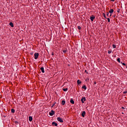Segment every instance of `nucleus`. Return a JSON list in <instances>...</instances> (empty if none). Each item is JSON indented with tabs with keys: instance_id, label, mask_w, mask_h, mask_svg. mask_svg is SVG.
I'll list each match as a JSON object with an SVG mask.
<instances>
[{
	"instance_id": "28",
	"label": "nucleus",
	"mask_w": 127,
	"mask_h": 127,
	"mask_svg": "<svg viewBox=\"0 0 127 127\" xmlns=\"http://www.w3.org/2000/svg\"><path fill=\"white\" fill-rule=\"evenodd\" d=\"M85 73H86L87 74H88V71H87V70H85Z\"/></svg>"
},
{
	"instance_id": "21",
	"label": "nucleus",
	"mask_w": 127,
	"mask_h": 127,
	"mask_svg": "<svg viewBox=\"0 0 127 127\" xmlns=\"http://www.w3.org/2000/svg\"><path fill=\"white\" fill-rule=\"evenodd\" d=\"M103 14L104 17L105 18H107V17H106V14H105V13H103Z\"/></svg>"
},
{
	"instance_id": "5",
	"label": "nucleus",
	"mask_w": 127,
	"mask_h": 127,
	"mask_svg": "<svg viewBox=\"0 0 127 127\" xmlns=\"http://www.w3.org/2000/svg\"><path fill=\"white\" fill-rule=\"evenodd\" d=\"M95 18V16H94V15H92V16H90V20H91V21H94V19Z\"/></svg>"
},
{
	"instance_id": "14",
	"label": "nucleus",
	"mask_w": 127,
	"mask_h": 127,
	"mask_svg": "<svg viewBox=\"0 0 127 127\" xmlns=\"http://www.w3.org/2000/svg\"><path fill=\"white\" fill-rule=\"evenodd\" d=\"M9 25L11 26V27H13V23L12 22H10Z\"/></svg>"
},
{
	"instance_id": "10",
	"label": "nucleus",
	"mask_w": 127,
	"mask_h": 127,
	"mask_svg": "<svg viewBox=\"0 0 127 127\" xmlns=\"http://www.w3.org/2000/svg\"><path fill=\"white\" fill-rule=\"evenodd\" d=\"M70 103H71V104H72V105H74V104H75V102L72 99L70 100Z\"/></svg>"
},
{
	"instance_id": "1",
	"label": "nucleus",
	"mask_w": 127,
	"mask_h": 127,
	"mask_svg": "<svg viewBox=\"0 0 127 127\" xmlns=\"http://www.w3.org/2000/svg\"><path fill=\"white\" fill-rule=\"evenodd\" d=\"M57 121H58V122H60V123H64V121H63V119H62L60 117H58L57 118Z\"/></svg>"
},
{
	"instance_id": "13",
	"label": "nucleus",
	"mask_w": 127,
	"mask_h": 127,
	"mask_svg": "<svg viewBox=\"0 0 127 127\" xmlns=\"http://www.w3.org/2000/svg\"><path fill=\"white\" fill-rule=\"evenodd\" d=\"M77 83L78 85H80V84H81L82 82H81V81H80V80H78L77 81Z\"/></svg>"
},
{
	"instance_id": "3",
	"label": "nucleus",
	"mask_w": 127,
	"mask_h": 127,
	"mask_svg": "<svg viewBox=\"0 0 127 127\" xmlns=\"http://www.w3.org/2000/svg\"><path fill=\"white\" fill-rule=\"evenodd\" d=\"M55 114V112L53 110H52L51 112L49 113V115L50 116H54V115Z\"/></svg>"
},
{
	"instance_id": "29",
	"label": "nucleus",
	"mask_w": 127,
	"mask_h": 127,
	"mask_svg": "<svg viewBox=\"0 0 127 127\" xmlns=\"http://www.w3.org/2000/svg\"><path fill=\"white\" fill-rule=\"evenodd\" d=\"M54 106H55V103L53 105V106H52V107L53 108V107H54Z\"/></svg>"
},
{
	"instance_id": "7",
	"label": "nucleus",
	"mask_w": 127,
	"mask_h": 127,
	"mask_svg": "<svg viewBox=\"0 0 127 127\" xmlns=\"http://www.w3.org/2000/svg\"><path fill=\"white\" fill-rule=\"evenodd\" d=\"M85 115H86V112L83 111L82 113H81V116L84 118L85 117Z\"/></svg>"
},
{
	"instance_id": "8",
	"label": "nucleus",
	"mask_w": 127,
	"mask_h": 127,
	"mask_svg": "<svg viewBox=\"0 0 127 127\" xmlns=\"http://www.w3.org/2000/svg\"><path fill=\"white\" fill-rule=\"evenodd\" d=\"M113 12H114V9H110V10H109V13H110V14H113Z\"/></svg>"
},
{
	"instance_id": "33",
	"label": "nucleus",
	"mask_w": 127,
	"mask_h": 127,
	"mask_svg": "<svg viewBox=\"0 0 127 127\" xmlns=\"http://www.w3.org/2000/svg\"><path fill=\"white\" fill-rule=\"evenodd\" d=\"M122 109H125V108L122 107Z\"/></svg>"
},
{
	"instance_id": "12",
	"label": "nucleus",
	"mask_w": 127,
	"mask_h": 127,
	"mask_svg": "<svg viewBox=\"0 0 127 127\" xmlns=\"http://www.w3.org/2000/svg\"><path fill=\"white\" fill-rule=\"evenodd\" d=\"M65 103H66V102H65V101L62 100V104L63 106H64V105H65Z\"/></svg>"
},
{
	"instance_id": "32",
	"label": "nucleus",
	"mask_w": 127,
	"mask_h": 127,
	"mask_svg": "<svg viewBox=\"0 0 127 127\" xmlns=\"http://www.w3.org/2000/svg\"><path fill=\"white\" fill-rule=\"evenodd\" d=\"M111 1H115V0H111Z\"/></svg>"
},
{
	"instance_id": "23",
	"label": "nucleus",
	"mask_w": 127,
	"mask_h": 127,
	"mask_svg": "<svg viewBox=\"0 0 127 127\" xmlns=\"http://www.w3.org/2000/svg\"><path fill=\"white\" fill-rule=\"evenodd\" d=\"M112 53V50L108 51V54H111Z\"/></svg>"
},
{
	"instance_id": "18",
	"label": "nucleus",
	"mask_w": 127,
	"mask_h": 127,
	"mask_svg": "<svg viewBox=\"0 0 127 127\" xmlns=\"http://www.w3.org/2000/svg\"><path fill=\"white\" fill-rule=\"evenodd\" d=\"M11 113H12L13 114H14V112H15V111L14 110V109H12L11 110Z\"/></svg>"
},
{
	"instance_id": "27",
	"label": "nucleus",
	"mask_w": 127,
	"mask_h": 127,
	"mask_svg": "<svg viewBox=\"0 0 127 127\" xmlns=\"http://www.w3.org/2000/svg\"><path fill=\"white\" fill-rule=\"evenodd\" d=\"M107 16H109V12H107Z\"/></svg>"
},
{
	"instance_id": "22",
	"label": "nucleus",
	"mask_w": 127,
	"mask_h": 127,
	"mask_svg": "<svg viewBox=\"0 0 127 127\" xmlns=\"http://www.w3.org/2000/svg\"><path fill=\"white\" fill-rule=\"evenodd\" d=\"M107 20L109 22H111V20L110 19V18H108Z\"/></svg>"
},
{
	"instance_id": "4",
	"label": "nucleus",
	"mask_w": 127,
	"mask_h": 127,
	"mask_svg": "<svg viewBox=\"0 0 127 127\" xmlns=\"http://www.w3.org/2000/svg\"><path fill=\"white\" fill-rule=\"evenodd\" d=\"M81 102H82V104H84V103H85V102H86V98L82 97L81 99Z\"/></svg>"
},
{
	"instance_id": "31",
	"label": "nucleus",
	"mask_w": 127,
	"mask_h": 127,
	"mask_svg": "<svg viewBox=\"0 0 127 127\" xmlns=\"http://www.w3.org/2000/svg\"><path fill=\"white\" fill-rule=\"evenodd\" d=\"M112 14H110V16H109V17H111V16H112Z\"/></svg>"
},
{
	"instance_id": "11",
	"label": "nucleus",
	"mask_w": 127,
	"mask_h": 127,
	"mask_svg": "<svg viewBox=\"0 0 127 127\" xmlns=\"http://www.w3.org/2000/svg\"><path fill=\"white\" fill-rule=\"evenodd\" d=\"M32 120H33L32 117L30 116V117H29V122H32Z\"/></svg>"
},
{
	"instance_id": "26",
	"label": "nucleus",
	"mask_w": 127,
	"mask_h": 127,
	"mask_svg": "<svg viewBox=\"0 0 127 127\" xmlns=\"http://www.w3.org/2000/svg\"><path fill=\"white\" fill-rule=\"evenodd\" d=\"M123 66H126V64L125 63H121Z\"/></svg>"
},
{
	"instance_id": "19",
	"label": "nucleus",
	"mask_w": 127,
	"mask_h": 127,
	"mask_svg": "<svg viewBox=\"0 0 127 127\" xmlns=\"http://www.w3.org/2000/svg\"><path fill=\"white\" fill-rule=\"evenodd\" d=\"M117 61H118V62H119V63H121V59H120V58H118V59H117Z\"/></svg>"
},
{
	"instance_id": "20",
	"label": "nucleus",
	"mask_w": 127,
	"mask_h": 127,
	"mask_svg": "<svg viewBox=\"0 0 127 127\" xmlns=\"http://www.w3.org/2000/svg\"><path fill=\"white\" fill-rule=\"evenodd\" d=\"M77 28H78V29H79V30H81V26H78L77 27Z\"/></svg>"
},
{
	"instance_id": "25",
	"label": "nucleus",
	"mask_w": 127,
	"mask_h": 127,
	"mask_svg": "<svg viewBox=\"0 0 127 127\" xmlns=\"http://www.w3.org/2000/svg\"><path fill=\"white\" fill-rule=\"evenodd\" d=\"M120 11H121V9H118V10H117V12H118V13H120Z\"/></svg>"
},
{
	"instance_id": "16",
	"label": "nucleus",
	"mask_w": 127,
	"mask_h": 127,
	"mask_svg": "<svg viewBox=\"0 0 127 127\" xmlns=\"http://www.w3.org/2000/svg\"><path fill=\"white\" fill-rule=\"evenodd\" d=\"M63 91L64 92H67V91H68V88H64L63 89Z\"/></svg>"
},
{
	"instance_id": "15",
	"label": "nucleus",
	"mask_w": 127,
	"mask_h": 127,
	"mask_svg": "<svg viewBox=\"0 0 127 127\" xmlns=\"http://www.w3.org/2000/svg\"><path fill=\"white\" fill-rule=\"evenodd\" d=\"M82 89H84V90H86L87 89V87L86 86H83L82 87Z\"/></svg>"
},
{
	"instance_id": "2",
	"label": "nucleus",
	"mask_w": 127,
	"mask_h": 127,
	"mask_svg": "<svg viewBox=\"0 0 127 127\" xmlns=\"http://www.w3.org/2000/svg\"><path fill=\"white\" fill-rule=\"evenodd\" d=\"M39 56V54H38V53H36L34 54V57L35 60L37 59Z\"/></svg>"
},
{
	"instance_id": "6",
	"label": "nucleus",
	"mask_w": 127,
	"mask_h": 127,
	"mask_svg": "<svg viewBox=\"0 0 127 127\" xmlns=\"http://www.w3.org/2000/svg\"><path fill=\"white\" fill-rule=\"evenodd\" d=\"M52 126H53V127H57V126H58V124H57V123H56V122H53L52 123Z\"/></svg>"
},
{
	"instance_id": "30",
	"label": "nucleus",
	"mask_w": 127,
	"mask_h": 127,
	"mask_svg": "<svg viewBox=\"0 0 127 127\" xmlns=\"http://www.w3.org/2000/svg\"><path fill=\"white\" fill-rule=\"evenodd\" d=\"M96 84H97V82L95 81L94 82V84L96 85Z\"/></svg>"
},
{
	"instance_id": "24",
	"label": "nucleus",
	"mask_w": 127,
	"mask_h": 127,
	"mask_svg": "<svg viewBox=\"0 0 127 127\" xmlns=\"http://www.w3.org/2000/svg\"><path fill=\"white\" fill-rule=\"evenodd\" d=\"M113 48H116L117 46H116V45H113Z\"/></svg>"
},
{
	"instance_id": "9",
	"label": "nucleus",
	"mask_w": 127,
	"mask_h": 127,
	"mask_svg": "<svg viewBox=\"0 0 127 127\" xmlns=\"http://www.w3.org/2000/svg\"><path fill=\"white\" fill-rule=\"evenodd\" d=\"M40 70H41L42 73H44L45 72L44 71V67H41Z\"/></svg>"
},
{
	"instance_id": "17",
	"label": "nucleus",
	"mask_w": 127,
	"mask_h": 127,
	"mask_svg": "<svg viewBox=\"0 0 127 127\" xmlns=\"http://www.w3.org/2000/svg\"><path fill=\"white\" fill-rule=\"evenodd\" d=\"M68 52V51L67 50H64L63 51V52H64V53H66Z\"/></svg>"
}]
</instances>
